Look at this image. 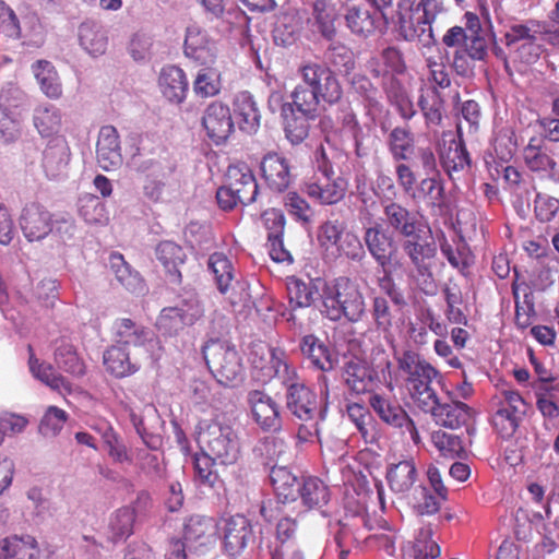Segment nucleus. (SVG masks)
Instances as JSON below:
<instances>
[{
	"instance_id": "obj_43",
	"label": "nucleus",
	"mask_w": 559,
	"mask_h": 559,
	"mask_svg": "<svg viewBox=\"0 0 559 559\" xmlns=\"http://www.w3.org/2000/svg\"><path fill=\"white\" fill-rule=\"evenodd\" d=\"M388 150L397 164L409 159L415 150V138L409 127H395L386 138Z\"/></svg>"
},
{
	"instance_id": "obj_36",
	"label": "nucleus",
	"mask_w": 559,
	"mask_h": 559,
	"mask_svg": "<svg viewBox=\"0 0 559 559\" xmlns=\"http://www.w3.org/2000/svg\"><path fill=\"white\" fill-rule=\"evenodd\" d=\"M103 364L108 373L121 379L134 374L140 365L132 360L126 347L117 344L109 346L103 354Z\"/></svg>"
},
{
	"instance_id": "obj_21",
	"label": "nucleus",
	"mask_w": 559,
	"mask_h": 559,
	"mask_svg": "<svg viewBox=\"0 0 559 559\" xmlns=\"http://www.w3.org/2000/svg\"><path fill=\"white\" fill-rule=\"evenodd\" d=\"M438 374V370L433 366H429L424 369V373L419 371L409 378H405L406 390L412 401L421 411L436 405L438 395L431 386V382Z\"/></svg>"
},
{
	"instance_id": "obj_19",
	"label": "nucleus",
	"mask_w": 559,
	"mask_h": 559,
	"mask_svg": "<svg viewBox=\"0 0 559 559\" xmlns=\"http://www.w3.org/2000/svg\"><path fill=\"white\" fill-rule=\"evenodd\" d=\"M286 388V406L301 421L313 419L318 414L317 394L304 382L294 380L283 382Z\"/></svg>"
},
{
	"instance_id": "obj_53",
	"label": "nucleus",
	"mask_w": 559,
	"mask_h": 559,
	"mask_svg": "<svg viewBox=\"0 0 559 559\" xmlns=\"http://www.w3.org/2000/svg\"><path fill=\"white\" fill-rule=\"evenodd\" d=\"M224 548L230 557L241 555L245 548V515L236 514L226 520Z\"/></svg>"
},
{
	"instance_id": "obj_49",
	"label": "nucleus",
	"mask_w": 559,
	"mask_h": 559,
	"mask_svg": "<svg viewBox=\"0 0 559 559\" xmlns=\"http://www.w3.org/2000/svg\"><path fill=\"white\" fill-rule=\"evenodd\" d=\"M79 40L81 47L92 56L103 55L107 49V36L103 27L93 21H86L80 25Z\"/></svg>"
},
{
	"instance_id": "obj_60",
	"label": "nucleus",
	"mask_w": 559,
	"mask_h": 559,
	"mask_svg": "<svg viewBox=\"0 0 559 559\" xmlns=\"http://www.w3.org/2000/svg\"><path fill=\"white\" fill-rule=\"evenodd\" d=\"M103 442L107 450L109 457L114 463L117 464H131L132 455L130 454L127 445L119 436V433L112 428L108 427L103 432Z\"/></svg>"
},
{
	"instance_id": "obj_9",
	"label": "nucleus",
	"mask_w": 559,
	"mask_h": 559,
	"mask_svg": "<svg viewBox=\"0 0 559 559\" xmlns=\"http://www.w3.org/2000/svg\"><path fill=\"white\" fill-rule=\"evenodd\" d=\"M397 29L400 36L407 41H420L429 45L435 41L431 19L415 7L413 0H400L397 2Z\"/></svg>"
},
{
	"instance_id": "obj_6",
	"label": "nucleus",
	"mask_w": 559,
	"mask_h": 559,
	"mask_svg": "<svg viewBox=\"0 0 559 559\" xmlns=\"http://www.w3.org/2000/svg\"><path fill=\"white\" fill-rule=\"evenodd\" d=\"M544 33L535 21L513 24L504 34L507 48L521 62H536L543 52Z\"/></svg>"
},
{
	"instance_id": "obj_11",
	"label": "nucleus",
	"mask_w": 559,
	"mask_h": 559,
	"mask_svg": "<svg viewBox=\"0 0 559 559\" xmlns=\"http://www.w3.org/2000/svg\"><path fill=\"white\" fill-rule=\"evenodd\" d=\"M369 405L384 424L401 429L402 432H408L415 444L420 443L421 439L414 420L396 400L372 393L369 396Z\"/></svg>"
},
{
	"instance_id": "obj_30",
	"label": "nucleus",
	"mask_w": 559,
	"mask_h": 559,
	"mask_svg": "<svg viewBox=\"0 0 559 559\" xmlns=\"http://www.w3.org/2000/svg\"><path fill=\"white\" fill-rule=\"evenodd\" d=\"M157 261L163 265L168 281L173 284H181L180 267L185 264L187 254L185 250L174 241H160L155 248Z\"/></svg>"
},
{
	"instance_id": "obj_57",
	"label": "nucleus",
	"mask_w": 559,
	"mask_h": 559,
	"mask_svg": "<svg viewBox=\"0 0 559 559\" xmlns=\"http://www.w3.org/2000/svg\"><path fill=\"white\" fill-rule=\"evenodd\" d=\"M554 385H535L536 408L544 419L556 420L559 418V404L557 403L558 391Z\"/></svg>"
},
{
	"instance_id": "obj_64",
	"label": "nucleus",
	"mask_w": 559,
	"mask_h": 559,
	"mask_svg": "<svg viewBox=\"0 0 559 559\" xmlns=\"http://www.w3.org/2000/svg\"><path fill=\"white\" fill-rule=\"evenodd\" d=\"M214 457L209 453H195L193 456L195 475L201 485L215 488L219 483V476L214 467Z\"/></svg>"
},
{
	"instance_id": "obj_41",
	"label": "nucleus",
	"mask_w": 559,
	"mask_h": 559,
	"mask_svg": "<svg viewBox=\"0 0 559 559\" xmlns=\"http://www.w3.org/2000/svg\"><path fill=\"white\" fill-rule=\"evenodd\" d=\"M150 334L147 328L128 318L117 319L114 323L116 344L122 347L128 345L143 346Z\"/></svg>"
},
{
	"instance_id": "obj_48",
	"label": "nucleus",
	"mask_w": 559,
	"mask_h": 559,
	"mask_svg": "<svg viewBox=\"0 0 559 559\" xmlns=\"http://www.w3.org/2000/svg\"><path fill=\"white\" fill-rule=\"evenodd\" d=\"M418 106L425 118V124L433 132L441 127L444 112V100L436 88H430L426 94H421L418 99Z\"/></svg>"
},
{
	"instance_id": "obj_26",
	"label": "nucleus",
	"mask_w": 559,
	"mask_h": 559,
	"mask_svg": "<svg viewBox=\"0 0 559 559\" xmlns=\"http://www.w3.org/2000/svg\"><path fill=\"white\" fill-rule=\"evenodd\" d=\"M261 175L267 187L275 192H284L292 181L288 160L277 153H267L260 163Z\"/></svg>"
},
{
	"instance_id": "obj_31",
	"label": "nucleus",
	"mask_w": 559,
	"mask_h": 559,
	"mask_svg": "<svg viewBox=\"0 0 559 559\" xmlns=\"http://www.w3.org/2000/svg\"><path fill=\"white\" fill-rule=\"evenodd\" d=\"M27 108V95L19 87H9L0 94V115L4 132L14 128Z\"/></svg>"
},
{
	"instance_id": "obj_20",
	"label": "nucleus",
	"mask_w": 559,
	"mask_h": 559,
	"mask_svg": "<svg viewBox=\"0 0 559 559\" xmlns=\"http://www.w3.org/2000/svg\"><path fill=\"white\" fill-rule=\"evenodd\" d=\"M423 412L430 413L437 425L450 429H457L466 425L473 416V411L467 404L452 400L441 402L438 396L436 405Z\"/></svg>"
},
{
	"instance_id": "obj_51",
	"label": "nucleus",
	"mask_w": 559,
	"mask_h": 559,
	"mask_svg": "<svg viewBox=\"0 0 559 559\" xmlns=\"http://www.w3.org/2000/svg\"><path fill=\"white\" fill-rule=\"evenodd\" d=\"M33 122L41 136H51L60 131L62 115L55 105L41 104L34 109Z\"/></svg>"
},
{
	"instance_id": "obj_47",
	"label": "nucleus",
	"mask_w": 559,
	"mask_h": 559,
	"mask_svg": "<svg viewBox=\"0 0 559 559\" xmlns=\"http://www.w3.org/2000/svg\"><path fill=\"white\" fill-rule=\"evenodd\" d=\"M345 20L353 33L368 36L374 33L380 17L376 9L371 11L366 5H353L348 8Z\"/></svg>"
},
{
	"instance_id": "obj_37",
	"label": "nucleus",
	"mask_w": 559,
	"mask_h": 559,
	"mask_svg": "<svg viewBox=\"0 0 559 559\" xmlns=\"http://www.w3.org/2000/svg\"><path fill=\"white\" fill-rule=\"evenodd\" d=\"M159 87L163 95L171 103L183 102L188 92V81L185 72L176 66L162 69Z\"/></svg>"
},
{
	"instance_id": "obj_4",
	"label": "nucleus",
	"mask_w": 559,
	"mask_h": 559,
	"mask_svg": "<svg viewBox=\"0 0 559 559\" xmlns=\"http://www.w3.org/2000/svg\"><path fill=\"white\" fill-rule=\"evenodd\" d=\"M395 174L399 186L413 200L425 201L432 207L441 209L444 206L445 189L440 173L421 179L417 187H415L417 180L415 171L408 164H396Z\"/></svg>"
},
{
	"instance_id": "obj_34",
	"label": "nucleus",
	"mask_w": 559,
	"mask_h": 559,
	"mask_svg": "<svg viewBox=\"0 0 559 559\" xmlns=\"http://www.w3.org/2000/svg\"><path fill=\"white\" fill-rule=\"evenodd\" d=\"M31 71L40 92L49 99H59L63 94L62 82L56 67L46 59L32 63Z\"/></svg>"
},
{
	"instance_id": "obj_63",
	"label": "nucleus",
	"mask_w": 559,
	"mask_h": 559,
	"mask_svg": "<svg viewBox=\"0 0 559 559\" xmlns=\"http://www.w3.org/2000/svg\"><path fill=\"white\" fill-rule=\"evenodd\" d=\"M287 213L296 221L307 225L312 219V209L308 201L296 191H288L283 199Z\"/></svg>"
},
{
	"instance_id": "obj_23",
	"label": "nucleus",
	"mask_w": 559,
	"mask_h": 559,
	"mask_svg": "<svg viewBox=\"0 0 559 559\" xmlns=\"http://www.w3.org/2000/svg\"><path fill=\"white\" fill-rule=\"evenodd\" d=\"M96 158L100 168L106 171L115 170L122 164L119 134L115 127L100 128L96 144Z\"/></svg>"
},
{
	"instance_id": "obj_38",
	"label": "nucleus",
	"mask_w": 559,
	"mask_h": 559,
	"mask_svg": "<svg viewBox=\"0 0 559 559\" xmlns=\"http://www.w3.org/2000/svg\"><path fill=\"white\" fill-rule=\"evenodd\" d=\"M295 110L294 103H287L282 106L285 135L292 144L297 145L308 138L310 130L309 121L314 120L317 117H309L305 112H299L300 116H298Z\"/></svg>"
},
{
	"instance_id": "obj_42",
	"label": "nucleus",
	"mask_w": 559,
	"mask_h": 559,
	"mask_svg": "<svg viewBox=\"0 0 559 559\" xmlns=\"http://www.w3.org/2000/svg\"><path fill=\"white\" fill-rule=\"evenodd\" d=\"M302 504L309 510H319L330 501V488L319 477L308 476L304 478L298 489Z\"/></svg>"
},
{
	"instance_id": "obj_39",
	"label": "nucleus",
	"mask_w": 559,
	"mask_h": 559,
	"mask_svg": "<svg viewBox=\"0 0 559 559\" xmlns=\"http://www.w3.org/2000/svg\"><path fill=\"white\" fill-rule=\"evenodd\" d=\"M185 52L188 57L193 58L202 64L211 63L215 59L214 44L209 40L202 29L195 26L187 29Z\"/></svg>"
},
{
	"instance_id": "obj_25",
	"label": "nucleus",
	"mask_w": 559,
	"mask_h": 559,
	"mask_svg": "<svg viewBox=\"0 0 559 559\" xmlns=\"http://www.w3.org/2000/svg\"><path fill=\"white\" fill-rule=\"evenodd\" d=\"M301 354L309 360L310 366L322 372L332 371L338 358L330 346L314 334H307L300 340Z\"/></svg>"
},
{
	"instance_id": "obj_24",
	"label": "nucleus",
	"mask_w": 559,
	"mask_h": 559,
	"mask_svg": "<svg viewBox=\"0 0 559 559\" xmlns=\"http://www.w3.org/2000/svg\"><path fill=\"white\" fill-rule=\"evenodd\" d=\"M251 414L259 427L265 431H276L282 427L277 403L266 393L253 391L249 395Z\"/></svg>"
},
{
	"instance_id": "obj_13",
	"label": "nucleus",
	"mask_w": 559,
	"mask_h": 559,
	"mask_svg": "<svg viewBox=\"0 0 559 559\" xmlns=\"http://www.w3.org/2000/svg\"><path fill=\"white\" fill-rule=\"evenodd\" d=\"M402 250L419 275L431 276V260L437 254L436 241L431 229L426 226L425 231H416L411 237L403 238Z\"/></svg>"
},
{
	"instance_id": "obj_29",
	"label": "nucleus",
	"mask_w": 559,
	"mask_h": 559,
	"mask_svg": "<svg viewBox=\"0 0 559 559\" xmlns=\"http://www.w3.org/2000/svg\"><path fill=\"white\" fill-rule=\"evenodd\" d=\"M324 181L309 180L305 183L307 195L320 204L332 205L342 201L347 191V181L343 177L330 179L324 170Z\"/></svg>"
},
{
	"instance_id": "obj_8",
	"label": "nucleus",
	"mask_w": 559,
	"mask_h": 559,
	"mask_svg": "<svg viewBox=\"0 0 559 559\" xmlns=\"http://www.w3.org/2000/svg\"><path fill=\"white\" fill-rule=\"evenodd\" d=\"M318 240L326 248L334 246L340 257L354 262H361L366 258V251L358 235L347 230L343 222L338 219L326 221L319 227Z\"/></svg>"
},
{
	"instance_id": "obj_3",
	"label": "nucleus",
	"mask_w": 559,
	"mask_h": 559,
	"mask_svg": "<svg viewBox=\"0 0 559 559\" xmlns=\"http://www.w3.org/2000/svg\"><path fill=\"white\" fill-rule=\"evenodd\" d=\"M247 371L254 382L265 384L274 377L282 382L294 380L297 371L282 350L271 348L265 342L253 343L247 353Z\"/></svg>"
},
{
	"instance_id": "obj_33",
	"label": "nucleus",
	"mask_w": 559,
	"mask_h": 559,
	"mask_svg": "<svg viewBox=\"0 0 559 559\" xmlns=\"http://www.w3.org/2000/svg\"><path fill=\"white\" fill-rule=\"evenodd\" d=\"M371 317L377 331L383 338L394 347V330L399 328V320L395 317L393 308L384 296H374L371 299Z\"/></svg>"
},
{
	"instance_id": "obj_62",
	"label": "nucleus",
	"mask_w": 559,
	"mask_h": 559,
	"mask_svg": "<svg viewBox=\"0 0 559 559\" xmlns=\"http://www.w3.org/2000/svg\"><path fill=\"white\" fill-rule=\"evenodd\" d=\"M349 419L355 424L366 442L373 439L374 420L369 409L360 403H350L346 408Z\"/></svg>"
},
{
	"instance_id": "obj_52",
	"label": "nucleus",
	"mask_w": 559,
	"mask_h": 559,
	"mask_svg": "<svg viewBox=\"0 0 559 559\" xmlns=\"http://www.w3.org/2000/svg\"><path fill=\"white\" fill-rule=\"evenodd\" d=\"M321 281L309 284L293 277L287 282V294L292 309L309 307L314 302V294H320Z\"/></svg>"
},
{
	"instance_id": "obj_50",
	"label": "nucleus",
	"mask_w": 559,
	"mask_h": 559,
	"mask_svg": "<svg viewBox=\"0 0 559 559\" xmlns=\"http://www.w3.org/2000/svg\"><path fill=\"white\" fill-rule=\"evenodd\" d=\"M110 269L119 283L131 293H142L145 288L144 280L133 271L119 252H112L109 257Z\"/></svg>"
},
{
	"instance_id": "obj_46",
	"label": "nucleus",
	"mask_w": 559,
	"mask_h": 559,
	"mask_svg": "<svg viewBox=\"0 0 559 559\" xmlns=\"http://www.w3.org/2000/svg\"><path fill=\"white\" fill-rule=\"evenodd\" d=\"M206 444L210 451L209 454L214 460H221L223 464H234L240 457L239 442L230 433L219 431L217 435L209 438Z\"/></svg>"
},
{
	"instance_id": "obj_12",
	"label": "nucleus",
	"mask_w": 559,
	"mask_h": 559,
	"mask_svg": "<svg viewBox=\"0 0 559 559\" xmlns=\"http://www.w3.org/2000/svg\"><path fill=\"white\" fill-rule=\"evenodd\" d=\"M176 169L175 163L169 158L168 153L160 148L157 158H150L141 162L138 171L145 176L143 193L152 202L162 199L165 188V179Z\"/></svg>"
},
{
	"instance_id": "obj_58",
	"label": "nucleus",
	"mask_w": 559,
	"mask_h": 559,
	"mask_svg": "<svg viewBox=\"0 0 559 559\" xmlns=\"http://www.w3.org/2000/svg\"><path fill=\"white\" fill-rule=\"evenodd\" d=\"M523 157L527 168L534 173L552 171L557 167L556 160L540 146L532 144L525 146Z\"/></svg>"
},
{
	"instance_id": "obj_1",
	"label": "nucleus",
	"mask_w": 559,
	"mask_h": 559,
	"mask_svg": "<svg viewBox=\"0 0 559 559\" xmlns=\"http://www.w3.org/2000/svg\"><path fill=\"white\" fill-rule=\"evenodd\" d=\"M298 73L302 82L292 92L296 111L318 117L321 102L334 105L342 99V85L328 66L309 61L299 67Z\"/></svg>"
},
{
	"instance_id": "obj_40",
	"label": "nucleus",
	"mask_w": 559,
	"mask_h": 559,
	"mask_svg": "<svg viewBox=\"0 0 559 559\" xmlns=\"http://www.w3.org/2000/svg\"><path fill=\"white\" fill-rule=\"evenodd\" d=\"M70 147L64 139H56L44 151L43 166L47 176L56 178L61 175L70 162Z\"/></svg>"
},
{
	"instance_id": "obj_35",
	"label": "nucleus",
	"mask_w": 559,
	"mask_h": 559,
	"mask_svg": "<svg viewBox=\"0 0 559 559\" xmlns=\"http://www.w3.org/2000/svg\"><path fill=\"white\" fill-rule=\"evenodd\" d=\"M3 559H40V549L32 535H11L0 540Z\"/></svg>"
},
{
	"instance_id": "obj_54",
	"label": "nucleus",
	"mask_w": 559,
	"mask_h": 559,
	"mask_svg": "<svg viewBox=\"0 0 559 559\" xmlns=\"http://www.w3.org/2000/svg\"><path fill=\"white\" fill-rule=\"evenodd\" d=\"M364 538L356 523L338 521L337 530L334 532V543L338 550V559H347L350 551L359 547Z\"/></svg>"
},
{
	"instance_id": "obj_10",
	"label": "nucleus",
	"mask_w": 559,
	"mask_h": 559,
	"mask_svg": "<svg viewBox=\"0 0 559 559\" xmlns=\"http://www.w3.org/2000/svg\"><path fill=\"white\" fill-rule=\"evenodd\" d=\"M437 152L440 164L450 178L472 166L471 154L463 140L460 124H457L456 134L452 131L442 132L437 142Z\"/></svg>"
},
{
	"instance_id": "obj_44",
	"label": "nucleus",
	"mask_w": 559,
	"mask_h": 559,
	"mask_svg": "<svg viewBox=\"0 0 559 559\" xmlns=\"http://www.w3.org/2000/svg\"><path fill=\"white\" fill-rule=\"evenodd\" d=\"M273 490L283 503L295 501L300 485L297 477L285 466H274L270 472Z\"/></svg>"
},
{
	"instance_id": "obj_27",
	"label": "nucleus",
	"mask_w": 559,
	"mask_h": 559,
	"mask_svg": "<svg viewBox=\"0 0 559 559\" xmlns=\"http://www.w3.org/2000/svg\"><path fill=\"white\" fill-rule=\"evenodd\" d=\"M418 478L414 457L392 463L386 467L385 479L389 488L400 498H406Z\"/></svg>"
},
{
	"instance_id": "obj_17",
	"label": "nucleus",
	"mask_w": 559,
	"mask_h": 559,
	"mask_svg": "<svg viewBox=\"0 0 559 559\" xmlns=\"http://www.w3.org/2000/svg\"><path fill=\"white\" fill-rule=\"evenodd\" d=\"M203 316L200 302L194 299L182 300L174 307L160 311L157 326L169 334L177 333L185 326L193 325Z\"/></svg>"
},
{
	"instance_id": "obj_45",
	"label": "nucleus",
	"mask_w": 559,
	"mask_h": 559,
	"mask_svg": "<svg viewBox=\"0 0 559 559\" xmlns=\"http://www.w3.org/2000/svg\"><path fill=\"white\" fill-rule=\"evenodd\" d=\"M53 360L59 369L73 377L80 378L86 373V365L79 356L75 346L64 340L58 343Z\"/></svg>"
},
{
	"instance_id": "obj_7",
	"label": "nucleus",
	"mask_w": 559,
	"mask_h": 559,
	"mask_svg": "<svg viewBox=\"0 0 559 559\" xmlns=\"http://www.w3.org/2000/svg\"><path fill=\"white\" fill-rule=\"evenodd\" d=\"M497 409L492 414L491 423L501 438H511L524 419L528 404L521 393L513 389H503L498 395Z\"/></svg>"
},
{
	"instance_id": "obj_16",
	"label": "nucleus",
	"mask_w": 559,
	"mask_h": 559,
	"mask_svg": "<svg viewBox=\"0 0 559 559\" xmlns=\"http://www.w3.org/2000/svg\"><path fill=\"white\" fill-rule=\"evenodd\" d=\"M218 525L213 518L191 515L183 525V540L190 552L204 554L217 542Z\"/></svg>"
},
{
	"instance_id": "obj_56",
	"label": "nucleus",
	"mask_w": 559,
	"mask_h": 559,
	"mask_svg": "<svg viewBox=\"0 0 559 559\" xmlns=\"http://www.w3.org/2000/svg\"><path fill=\"white\" fill-rule=\"evenodd\" d=\"M448 499L439 497L426 486H418L411 498V506L418 515H433Z\"/></svg>"
},
{
	"instance_id": "obj_55",
	"label": "nucleus",
	"mask_w": 559,
	"mask_h": 559,
	"mask_svg": "<svg viewBox=\"0 0 559 559\" xmlns=\"http://www.w3.org/2000/svg\"><path fill=\"white\" fill-rule=\"evenodd\" d=\"M135 511L131 507L116 510L109 520V533L112 542L127 539L133 533Z\"/></svg>"
},
{
	"instance_id": "obj_28",
	"label": "nucleus",
	"mask_w": 559,
	"mask_h": 559,
	"mask_svg": "<svg viewBox=\"0 0 559 559\" xmlns=\"http://www.w3.org/2000/svg\"><path fill=\"white\" fill-rule=\"evenodd\" d=\"M24 236L29 240H40L51 231V214L40 204H27L20 218Z\"/></svg>"
},
{
	"instance_id": "obj_61",
	"label": "nucleus",
	"mask_w": 559,
	"mask_h": 559,
	"mask_svg": "<svg viewBox=\"0 0 559 559\" xmlns=\"http://www.w3.org/2000/svg\"><path fill=\"white\" fill-rule=\"evenodd\" d=\"M313 17L319 27L320 33L328 39H332L335 35V8L326 0H316L313 3Z\"/></svg>"
},
{
	"instance_id": "obj_18",
	"label": "nucleus",
	"mask_w": 559,
	"mask_h": 559,
	"mask_svg": "<svg viewBox=\"0 0 559 559\" xmlns=\"http://www.w3.org/2000/svg\"><path fill=\"white\" fill-rule=\"evenodd\" d=\"M383 219L389 228L403 238L411 237L416 231H425L427 226L419 215L399 202L389 200L382 203Z\"/></svg>"
},
{
	"instance_id": "obj_32",
	"label": "nucleus",
	"mask_w": 559,
	"mask_h": 559,
	"mask_svg": "<svg viewBox=\"0 0 559 559\" xmlns=\"http://www.w3.org/2000/svg\"><path fill=\"white\" fill-rule=\"evenodd\" d=\"M28 352V369L31 374L49 386L53 391H64L70 393L72 391L71 383L60 373H58L53 366L49 362L41 361L34 353V348L31 344L27 345Z\"/></svg>"
},
{
	"instance_id": "obj_5",
	"label": "nucleus",
	"mask_w": 559,
	"mask_h": 559,
	"mask_svg": "<svg viewBox=\"0 0 559 559\" xmlns=\"http://www.w3.org/2000/svg\"><path fill=\"white\" fill-rule=\"evenodd\" d=\"M202 353L211 373L221 384L230 385L241 377V358L227 342L211 340Z\"/></svg>"
},
{
	"instance_id": "obj_22",
	"label": "nucleus",
	"mask_w": 559,
	"mask_h": 559,
	"mask_svg": "<svg viewBox=\"0 0 559 559\" xmlns=\"http://www.w3.org/2000/svg\"><path fill=\"white\" fill-rule=\"evenodd\" d=\"M202 124L214 143L225 141L234 128L229 107L218 102L211 103L204 111Z\"/></svg>"
},
{
	"instance_id": "obj_59",
	"label": "nucleus",
	"mask_w": 559,
	"mask_h": 559,
	"mask_svg": "<svg viewBox=\"0 0 559 559\" xmlns=\"http://www.w3.org/2000/svg\"><path fill=\"white\" fill-rule=\"evenodd\" d=\"M440 554V546L432 539L431 526L421 527L413 544L412 557L414 559H436Z\"/></svg>"
},
{
	"instance_id": "obj_14",
	"label": "nucleus",
	"mask_w": 559,
	"mask_h": 559,
	"mask_svg": "<svg viewBox=\"0 0 559 559\" xmlns=\"http://www.w3.org/2000/svg\"><path fill=\"white\" fill-rule=\"evenodd\" d=\"M342 378L348 391L355 395H371L380 383L378 371L367 360L356 356L344 362Z\"/></svg>"
},
{
	"instance_id": "obj_2",
	"label": "nucleus",
	"mask_w": 559,
	"mask_h": 559,
	"mask_svg": "<svg viewBox=\"0 0 559 559\" xmlns=\"http://www.w3.org/2000/svg\"><path fill=\"white\" fill-rule=\"evenodd\" d=\"M318 308L331 321L345 317L349 322H358L366 313L365 298L359 285L347 276L321 283Z\"/></svg>"
},
{
	"instance_id": "obj_15",
	"label": "nucleus",
	"mask_w": 559,
	"mask_h": 559,
	"mask_svg": "<svg viewBox=\"0 0 559 559\" xmlns=\"http://www.w3.org/2000/svg\"><path fill=\"white\" fill-rule=\"evenodd\" d=\"M364 241L370 255L380 266L384 269L391 265L394 270L402 267L401 261L396 258V242L381 224L365 228Z\"/></svg>"
}]
</instances>
